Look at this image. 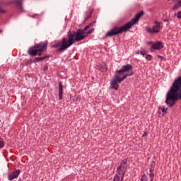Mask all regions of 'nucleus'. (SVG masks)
Listing matches in <instances>:
<instances>
[{"label":"nucleus","instance_id":"nucleus-19","mask_svg":"<svg viewBox=\"0 0 181 181\" xmlns=\"http://www.w3.org/2000/svg\"><path fill=\"white\" fill-rule=\"evenodd\" d=\"M181 6V0H179L177 4H175L173 9H179Z\"/></svg>","mask_w":181,"mask_h":181},{"label":"nucleus","instance_id":"nucleus-18","mask_svg":"<svg viewBox=\"0 0 181 181\" xmlns=\"http://www.w3.org/2000/svg\"><path fill=\"white\" fill-rule=\"evenodd\" d=\"M48 57H49L48 56L37 57L35 58V62L36 63L37 62H42L43 60H46V59H47Z\"/></svg>","mask_w":181,"mask_h":181},{"label":"nucleus","instance_id":"nucleus-12","mask_svg":"<svg viewBox=\"0 0 181 181\" xmlns=\"http://www.w3.org/2000/svg\"><path fill=\"white\" fill-rule=\"evenodd\" d=\"M155 177V175L147 173V175H143L140 181H153V178Z\"/></svg>","mask_w":181,"mask_h":181},{"label":"nucleus","instance_id":"nucleus-32","mask_svg":"<svg viewBox=\"0 0 181 181\" xmlns=\"http://www.w3.org/2000/svg\"><path fill=\"white\" fill-rule=\"evenodd\" d=\"M0 33H2V30H0Z\"/></svg>","mask_w":181,"mask_h":181},{"label":"nucleus","instance_id":"nucleus-25","mask_svg":"<svg viewBox=\"0 0 181 181\" xmlns=\"http://www.w3.org/2000/svg\"><path fill=\"white\" fill-rule=\"evenodd\" d=\"M140 54H141V56H145L146 54V52L141 51Z\"/></svg>","mask_w":181,"mask_h":181},{"label":"nucleus","instance_id":"nucleus-7","mask_svg":"<svg viewBox=\"0 0 181 181\" xmlns=\"http://www.w3.org/2000/svg\"><path fill=\"white\" fill-rule=\"evenodd\" d=\"M155 25H153L152 28L151 27H146V31L147 33H151V35L153 33H159L162 27L160 26V22L155 21Z\"/></svg>","mask_w":181,"mask_h":181},{"label":"nucleus","instance_id":"nucleus-24","mask_svg":"<svg viewBox=\"0 0 181 181\" xmlns=\"http://www.w3.org/2000/svg\"><path fill=\"white\" fill-rule=\"evenodd\" d=\"M40 16L39 14H35V15H33V16H30V18H39Z\"/></svg>","mask_w":181,"mask_h":181},{"label":"nucleus","instance_id":"nucleus-20","mask_svg":"<svg viewBox=\"0 0 181 181\" xmlns=\"http://www.w3.org/2000/svg\"><path fill=\"white\" fill-rule=\"evenodd\" d=\"M94 32V28H91L90 30H88L87 32L85 31V36L87 37L88 35H91Z\"/></svg>","mask_w":181,"mask_h":181},{"label":"nucleus","instance_id":"nucleus-2","mask_svg":"<svg viewBox=\"0 0 181 181\" xmlns=\"http://www.w3.org/2000/svg\"><path fill=\"white\" fill-rule=\"evenodd\" d=\"M144 15V11H141L138 13L136 16L129 22L124 24L120 27H115L109 30L106 34V37H112V36H115L116 35H119V33H122V32H127L139 21V18Z\"/></svg>","mask_w":181,"mask_h":181},{"label":"nucleus","instance_id":"nucleus-29","mask_svg":"<svg viewBox=\"0 0 181 181\" xmlns=\"http://www.w3.org/2000/svg\"><path fill=\"white\" fill-rule=\"evenodd\" d=\"M168 19H164V20H163V22H168Z\"/></svg>","mask_w":181,"mask_h":181},{"label":"nucleus","instance_id":"nucleus-11","mask_svg":"<svg viewBox=\"0 0 181 181\" xmlns=\"http://www.w3.org/2000/svg\"><path fill=\"white\" fill-rule=\"evenodd\" d=\"M13 4L16 6L18 12H25V10H23V7L22 6V0H14Z\"/></svg>","mask_w":181,"mask_h":181},{"label":"nucleus","instance_id":"nucleus-33","mask_svg":"<svg viewBox=\"0 0 181 181\" xmlns=\"http://www.w3.org/2000/svg\"><path fill=\"white\" fill-rule=\"evenodd\" d=\"M158 57H160H160H161V56H160V55H158Z\"/></svg>","mask_w":181,"mask_h":181},{"label":"nucleus","instance_id":"nucleus-28","mask_svg":"<svg viewBox=\"0 0 181 181\" xmlns=\"http://www.w3.org/2000/svg\"><path fill=\"white\" fill-rule=\"evenodd\" d=\"M148 45H153V43L152 42H148Z\"/></svg>","mask_w":181,"mask_h":181},{"label":"nucleus","instance_id":"nucleus-13","mask_svg":"<svg viewBox=\"0 0 181 181\" xmlns=\"http://www.w3.org/2000/svg\"><path fill=\"white\" fill-rule=\"evenodd\" d=\"M19 175H21V170H16L13 172V173L10 174L8 175V180H13V179H18L19 177Z\"/></svg>","mask_w":181,"mask_h":181},{"label":"nucleus","instance_id":"nucleus-8","mask_svg":"<svg viewBox=\"0 0 181 181\" xmlns=\"http://www.w3.org/2000/svg\"><path fill=\"white\" fill-rule=\"evenodd\" d=\"M124 176H125V168H123L122 170L117 169V174L112 181H122L124 180Z\"/></svg>","mask_w":181,"mask_h":181},{"label":"nucleus","instance_id":"nucleus-9","mask_svg":"<svg viewBox=\"0 0 181 181\" xmlns=\"http://www.w3.org/2000/svg\"><path fill=\"white\" fill-rule=\"evenodd\" d=\"M119 83H121V82H119V81L114 76L110 81V86L109 88L110 90H118Z\"/></svg>","mask_w":181,"mask_h":181},{"label":"nucleus","instance_id":"nucleus-16","mask_svg":"<svg viewBox=\"0 0 181 181\" xmlns=\"http://www.w3.org/2000/svg\"><path fill=\"white\" fill-rule=\"evenodd\" d=\"M127 160H123L120 165L117 167V169H119L120 170H122V168H124V175L127 172Z\"/></svg>","mask_w":181,"mask_h":181},{"label":"nucleus","instance_id":"nucleus-5","mask_svg":"<svg viewBox=\"0 0 181 181\" xmlns=\"http://www.w3.org/2000/svg\"><path fill=\"white\" fill-rule=\"evenodd\" d=\"M70 46H71L70 45V42L68 40L67 37H64L62 40V42H57L56 44H54V45H52V47L54 49H57V52H64V50H67V49H69V47H70Z\"/></svg>","mask_w":181,"mask_h":181},{"label":"nucleus","instance_id":"nucleus-4","mask_svg":"<svg viewBox=\"0 0 181 181\" xmlns=\"http://www.w3.org/2000/svg\"><path fill=\"white\" fill-rule=\"evenodd\" d=\"M47 50V42H41L30 47L28 53L30 56H42Z\"/></svg>","mask_w":181,"mask_h":181},{"label":"nucleus","instance_id":"nucleus-15","mask_svg":"<svg viewBox=\"0 0 181 181\" xmlns=\"http://www.w3.org/2000/svg\"><path fill=\"white\" fill-rule=\"evenodd\" d=\"M59 100H63V83L62 82H59Z\"/></svg>","mask_w":181,"mask_h":181},{"label":"nucleus","instance_id":"nucleus-21","mask_svg":"<svg viewBox=\"0 0 181 181\" xmlns=\"http://www.w3.org/2000/svg\"><path fill=\"white\" fill-rule=\"evenodd\" d=\"M160 110L164 114H166L168 112V107H165V106H162L161 107H160Z\"/></svg>","mask_w":181,"mask_h":181},{"label":"nucleus","instance_id":"nucleus-6","mask_svg":"<svg viewBox=\"0 0 181 181\" xmlns=\"http://www.w3.org/2000/svg\"><path fill=\"white\" fill-rule=\"evenodd\" d=\"M134 75V71H131L130 72H128L127 74H125V72L122 71L121 69L115 71V78H117L119 83H122L127 77H129L131 76Z\"/></svg>","mask_w":181,"mask_h":181},{"label":"nucleus","instance_id":"nucleus-1","mask_svg":"<svg viewBox=\"0 0 181 181\" xmlns=\"http://www.w3.org/2000/svg\"><path fill=\"white\" fill-rule=\"evenodd\" d=\"M165 98V103L169 108L174 107L177 101L181 100V76L175 79L166 94Z\"/></svg>","mask_w":181,"mask_h":181},{"label":"nucleus","instance_id":"nucleus-31","mask_svg":"<svg viewBox=\"0 0 181 181\" xmlns=\"http://www.w3.org/2000/svg\"><path fill=\"white\" fill-rule=\"evenodd\" d=\"M145 135H146V133H144V134L143 136H145Z\"/></svg>","mask_w":181,"mask_h":181},{"label":"nucleus","instance_id":"nucleus-3","mask_svg":"<svg viewBox=\"0 0 181 181\" xmlns=\"http://www.w3.org/2000/svg\"><path fill=\"white\" fill-rule=\"evenodd\" d=\"M92 25L93 23H90L86 25L83 30H76V32L69 31L67 35V39L69 42V45H71V46L75 42H81V40H83L84 37H86V31L88 30V29H90V26H91Z\"/></svg>","mask_w":181,"mask_h":181},{"label":"nucleus","instance_id":"nucleus-22","mask_svg":"<svg viewBox=\"0 0 181 181\" xmlns=\"http://www.w3.org/2000/svg\"><path fill=\"white\" fill-rule=\"evenodd\" d=\"M146 59L148 61H151L152 60V55L151 54H147L146 57Z\"/></svg>","mask_w":181,"mask_h":181},{"label":"nucleus","instance_id":"nucleus-26","mask_svg":"<svg viewBox=\"0 0 181 181\" xmlns=\"http://www.w3.org/2000/svg\"><path fill=\"white\" fill-rule=\"evenodd\" d=\"M5 12H6L5 10L0 8V13H5Z\"/></svg>","mask_w":181,"mask_h":181},{"label":"nucleus","instance_id":"nucleus-34","mask_svg":"<svg viewBox=\"0 0 181 181\" xmlns=\"http://www.w3.org/2000/svg\"><path fill=\"white\" fill-rule=\"evenodd\" d=\"M167 1H170V0H167Z\"/></svg>","mask_w":181,"mask_h":181},{"label":"nucleus","instance_id":"nucleus-17","mask_svg":"<svg viewBox=\"0 0 181 181\" xmlns=\"http://www.w3.org/2000/svg\"><path fill=\"white\" fill-rule=\"evenodd\" d=\"M155 165H156V163L154 160L151 161V163H150V165H149V173L148 175H155L153 173V170H155Z\"/></svg>","mask_w":181,"mask_h":181},{"label":"nucleus","instance_id":"nucleus-27","mask_svg":"<svg viewBox=\"0 0 181 181\" xmlns=\"http://www.w3.org/2000/svg\"><path fill=\"white\" fill-rule=\"evenodd\" d=\"M89 18H91V12L89 13V16L86 17V21H87V19H88Z\"/></svg>","mask_w":181,"mask_h":181},{"label":"nucleus","instance_id":"nucleus-14","mask_svg":"<svg viewBox=\"0 0 181 181\" xmlns=\"http://www.w3.org/2000/svg\"><path fill=\"white\" fill-rule=\"evenodd\" d=\"M132 65H131V64H126V65L122 66L121 67L120 70L123 73H129V72L132 71Z\"/></svg>","mask_w":181,"mask_h":181},{"label":"nucleus","instance_id":"nucleus-23","mask_svg":"<svg viewBox=\"0 0 181 181\" xmlns=\"http://www.w3.org/2000/svg\"><path fill=\"white\" fill-rule=\"evenodd\" d=\"M4 146H5V143L4 141H0V148H2Z\"/></svg>","mask_w":181,"mask_h":181},{"label":"nucleus","instance_id":"nucleus-30","mask_svg":"<svg viewBox=\"0 0 181 181\" xmlns=\"http://www.w3.org/2000/svg\"><path fill=\"white\" fill-rule=\"evenodd\" d=\"M44 70H47V67H45V68H44Z\"/></svg>","mask_w":181,"mask_h":181},{"label":"nucleus","instance_id":"nucleus-10","mask_svg":"<svg viewBox=\"0 0 181 181\" xmlns=\"http://www.w3.org/2000/svg\"><path fill=\"white\" fill-rule=\"evenodd\" d=\"M161 50V49H163V45L162 42L157 41L152 44L151 48L150 49L151 52H153V50Z\"/></svg>","mask_w":181,"mask_h":181}]
</instances>
